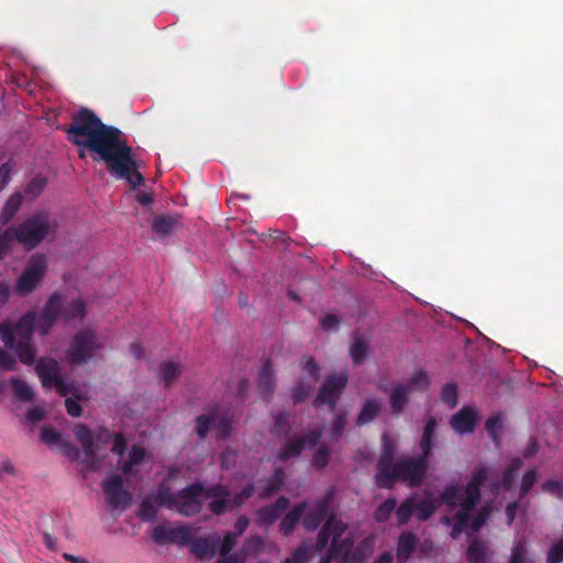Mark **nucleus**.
I'll use <instances>...</instances> for the list:
<instances>
[{
    "instance_id": "nucleus-37",
    "label": "nucleus",
    "mask_w": 563,
    "mask_h": 563,
    "mask_svg": "<svg viewBox=\"0 0 563 563\" xmlns=\"http://www.w3.org/2000/svg\"><path fill=\"white\" fill-rule=\"evenodd\" d=\"M145 457V451L139 446H132L129 452V460L123 463L121 471L124 474H135L137 470L135 466L140 465Z\"/></svg>"
},
{
    "instance_id": "nucleus-48",
    "label": "nucleus",
    "mask_w": 563,
    "mask_h": 563,
    "mask_svg": "<svg viewBox=\"0 0 563 563\" xmlns=\"http://www.w3.org/2000/svg\"><path fill=\"white\" fill-rule=\"evenodd\" d=\"M196 423V432L199 435V438L203 440L210 430V426L213 427L212 412L210 411L209 415H201L197 417Z\"/></svg>"
},
{
    "instance_id": "nucleus-63",
    "label": "nucleus",
    "mask_w": 563,
    "mask_h": 563,
    "mask_svg": "<svg viewBox=\"0 0 563 563\" xmlns=\"http://www.w3.org/2000/svg\"><path fill=\"white\" fill-rule=\"evenodd\" d=\"M310 394V387L300 384L292 390V400L295 404L302 402L307 399Z\"/></svg>"
},
{
    "instance_id": "nucleus-56",
    "label": "nucleus",
    "mask_w": 563,
    "mask_h": 563,
    "mask_svg": "<svg viewBox=\"0 0 563 563\" xmlns=\"http://www.w3.org/2000/svg\"><path fill=\"white\" fill-rule=\"evenodd\" d=\"M53 386L56 388L57 393L60 396H67L68 394H73L74 396L77 395V389L74 387V385L69 382L64 380L62 377L54 382Z\"/></svg>"
},
{
    "instance_id": "nucleus-36",
    "label": "nucleus",
    "mask_w": 563,
    "mask_h": 563,
    "mask_svg": "<svg viewBox=\"0 0 563 563\" xmlns=\"http://www.w3.org/2000/svg\"><path fill=\"white\" fill-rule=\"evenodd\" d=\"M437 420L430 417L423 429L422 438L420 441V451L424 456H429L432 450V441L435 433Z\"/></svg>"
},
{
    "instance_id": "nucleus-17",
    "label": "nucleus",
    "mask_w": 563,
    "mask_h": 563,
    "mask_svg": "<svg viewBox=\"0 0 563 563\" xmlns=\"http://www.w3.org/2000/svg\"><path fill=\"white\" fill-rule=\"evenodd\" d=\"M74 433L82 446L85 454V461L82 462L87 464V470L100 471L101 465L96 461L95 434L84 424L76 426Z\"/></svg>"
},
{
    "instance_id": "nucleus-23",
    "label": "nucleus",
    "mask_w": 563,
    "mask_h": 563,
    "mask_svg": "<svg viewBox=\"0 0 563 563\" xmlns=\"http://www.w3.org/2000/svg\"><path fill=\"white\" fill-rule=\"evenodd\" d=\"M477 413L471 407H463L459 412L452 416L450 424L459 434L472 433L475 428Z\"/></svg>"
},
{
    "instance_id": "nucleus-58",
    "label": "nucleus",
    "mask_w": 563,
    "mask_h": 563,
    "mask_svg": "<svg viewBox=\"0 0 563 563\" xmlns=\"http://www.w3.org/2000/svg\"><path fill=\"white\" fill-rule=\"evenodd\" d=\"M16 361L12 354L8 351L0 350V369L13 371L15 368Z\"/></svg>"
},
{
    "instance_id": "nucleus-60",
    "label": "nucleus",
    "mask_w": 563,
    "mask_h": 563,
    "mask_svg": "<svg viewBox=\"0 0 563 563\" xmlns=\"http://www.w3.org/2000/svg\"><path fill=\"white\" fill-rule=\"evenodd\" d=\"M542 489L555 495L558 498H563V483L556 481H547L542 485Z\"/></svg>"
},
{
    "instance_id": "nucleus-19",
    "label": "nucleus",
    "mask_w": 563,
    "mask_h": 563,
    "mask_svg": "<svg viewBox=\"0 0 563 563\" xmlns=\"http://www.w3.org/2000/svg\"><path fill=\"white\" fill-rule=\"evenodd\" d=\"M322 432V429H318L303 438L289 440L279 451L278 459L287 461L290 457L298 456L306 446H314L319 442Z\"/></svg>"
},
{
    "instance_id": "nucleus-49",
    "label": "nucleus",
    "mask_w": 563,
    "mask_h": 563,
    "mask_svg": "<svg viewBox=\"0 0 563 563\" xmlns=\"http://www.w3.org/2000/svg\"><path fill=\"white\" fill-rule=\"evenodd\" d=\"M284 482V471L282 468H276L273 473L271 483L267 485L265 490L261 493V497H266L273 492L277 490Z\"/></svg>"
},
{
    "instance_id": "nucleus-1",
    "label": "nucleus",
    "mask_w": 563,
    "mask_h": 563,
    "mask_svg": "<svg viewBox=\"0 0 563 563\" xmlns=\"http://www.w3.org/2000/svg\"><path fill=\"white\" fill-rule=\"evenodd\" d=\"M66 133L68 141L78 147L80 158L89 152L93 161L107 164L113 177L126 180L133 188L142 185L144 178L139 169L143 164L135 158L121 130L104 124L95 112L82 108L73 115Z\"/></svg>"
},
{
    "instance_id": "nucleus-64",
    "label": "nucleus",
    "mask_w": 563,
    "mask_h": 563,
    "mask_svg": "<svg viewBox=\"0 0 563 563\" xmlns=\"http://www.w3.org/2000/svg\"><path fill=\"white\" fill-rule=\"evenodd\" d=\"M41 440L47 445H54L59 443L60 435L53 429H44L41 433Z\"/></svg>"
},
{
    "instance_id": "nucleus-39",
    "label": "nucleus",
    "mask_w": 563,
    "mask_h": 563,
    "mask_svg": "<svg viewBox=\"0 0 563 563\" xmlns=\"http://www.w3.org/2000/svg\"><path fill=\"white\" fill-rule=\"evenodd\" d=\"M347 410L342 409L335 412L334 418L330 424V439L332 441H338L341 439L347 421Z\"/></svg>"
},
{
    "instance_id": "nucleus-15",
    "label": "nucleus",
    "mask_w": 563,
    "mask_h": 563,
    "mask_svg": "<svg viewBox=\"0 0 563 563\" xmlns=\"http://www.w3.org/2000/svg\"><path fill=\"white\" fill-rule=\"evenodd\" d=\"M522 466L520 459H514L510 463V465L503 472L501 478L497 479L494 477V470L486 466L489 470V476L485 482L481 485L484 486L487 482L489 483V490L493 495H497L500 492L509 490L512 486L516 477L517 472Z\"/></svg>"
},
{
    "instance_id": "nucleus-45",
    "label": "nucleus",
    "mask_w": 563,
    "mask_h": 563,
    "mask_svg": "<svg viewBox=\"0 0 563 563\" xmlns=\"http://www.w3.org/2000/svg\"><path fill=\"white\" fill-rule=\"evenodd\" d=\"M46 184H47L46 178H44L42 176H35L27 184V186L24 190V194L27 197H30L31 199H34L43 192Z\"/></svg>"
},
{
    "instance_id": "nucleus-28",
    "label": "nucleus",
    "mask_w": 563,
    "mask_h": 563,
    "mask_svg": "<svg viewBox=\"0 0 563 563\" xmlns=\"http://www.w3.org/2000/svg\"><path fill=\"white\" fill-rule=\"evenodd\" d=\"M87 314L86 303L80 299H73L66 306L60 307V317L65 322L81 321Z\"/></svg>"
},
{
    "instance_id": "nucleus-57",
    "label": "nucleus",
    "mask_w": 563,
    "mask_h": 563,
    "mask_svg": "<svg viewBox=\"0 0 563 563\" xmlns=\"http://www.w3.org/2000/svg\"><path fill=\"white\" fill-rule=\"evenodd\" d=\"M264 545V541L261 537L254 536L250 538L243 549L241 550L245 555L251 552H258Z\"/></svg>"
},
{
    "instance_id": "nucleus-14",
    "label": "nucleus",
    "mask_w": 563,
    "mask_h": 563,
    "mask_svg": "<svg viewBox=\"0 0 563 563\" xmlns=\"http://www.w3.org/2000/svg\"><path fill=\"white\" fill-rule=\"evenodd\" d=\"M102 489L108 505L112 509H126L132 503L131 494L123 488V479L119 475H111L102 482Z\"/></svg>"
},
{
    "instance_id": "nucleus-20",
    "label": "nucleus",
    "mask_w": 563,
    "mask_h": 563,
    "mask_svg": "<svg viewBox=\"0 0 563 563\" xmlns=\"http://www.w3.org/2000/svg\"><path fill=\"white\" fill-rule=\"evenodd\" d=\"M220 544V534L213 533L207 537L196 538L190 537V541L186 544L189 545L190 552L199 560L211 559L216 555Z\"/></svg>"
},
{
    "instance_id": "nucleus-7",
    "label": "nucleus",
    "mask_w": 563,
    "mask_h": 563,
    "mask_svg": "<svg viewBox=\"0 0 563 563\" xmlns=\"http://www.w3.org/2000/svg\"><path fill=\"white\" fill-rule=\"evenodd\" d=\"M346 525L341 520H338L334 517L328 518L318 533V538L314 544L316 551L322 552L330 542L329 551L333 556V560L338 561L339 563L346 562L354 544L352 538H342L343 533L346 531Z\"/></svg>"
},
{
    "instance_id": "nucleus-61",
    "label": "nucleus",
    "mask_w": 563,
    "mask_h": 563,
    "mask_svg": "<svg viewBox=\"0 0 563 563\" xmlns=\"http://www.w3.org/2000/svg\"><path fill=\"white\" fill-rule=\"evenodd\" d=\"M76 399L74 398H67L65 400V406L67 409V412L73 417H79L81 415V406L79 404V396L75 395Z\"/></svg>"
},
{
    "instance_id": "nucleus-18",
    "label": "nucleus",
    "mask_w": 563,
    "mask_h": 563,
    "mask_svg": "<svg viewBox=\"0 0 563 563\" xmlns=\"http://www.w3.org/2000/svg\"><path fill=\"white\" fill-rule=\"evenodd\" d=\"M332 496L327 495L322 499L318 500L313 507H311L302 519V525L307 530H316L320 523L327 517H333L331 514Z\"/></svg>"
},
{
    "instance_id": "nucleus-30",
    "label": "nucleus",
    "mask_w": 563,
    "mask_h": 563,
    "mask_svg": "<svg viewBox=\"0 0 563 563\" xmlns=\"http://www.w3.org/2000/svg\"><path fill=\"white\" fill-rule=\"evenodd\" d=\"M417 544V538L412 532H402L397 542L398 563H406L412 554Z\"/></svg>"
},
{
    "instance_id": "nucleus-22",
    "label": "nucleus",
    "mask_w": 563,
    "mask_h": 563,
    "mask_svg": "<svg viewBox=\"0 0 563 563\" xmlns=\"http://www.w3.org/2000/svg\"><path fill=\"white\" fill-rule=\"evenodd\" d=\"M181 228L180 217L176 213L157 216L152 222L153 232L161 239L169 236Z\"/></svg>"
},
{
    "instance_id": "nucleus-3",
    "label": "nucleus",
    "mask_w": 563,
    "mask_h": 563,
    "mask_svg": "<svg viewBox=\"0 0 563 563\" xmlns=\"http://www.w3.org/2000/svg\"><path fill=\"white\" fill-rule=\"evenodd\" d=\"M36 313L24 314L12 328L9 323L0 325V339L9 349H14L19 360L25 365H32L36 351L32 344V334L35 329Z\"/></svg>"
},
{
    "instance_id": "nucleus-35",
    "label": "nucleus",
    "mask_w": 563,
    "mask_h": 563,
    "mask_svg": "<svg viewBox=\"0 0 563 563\" xmlns=\"http://www.w3.org/2000/svg\"><path fill=\"white\" fill-rule=\"evenodd\" d=\"M419 494L416 493L411 497L405 499L398 508H396V516L398 520V525L402 526L406 525L410 518L412 517L413 512L416 511V500L418 499Z\"/></svg>"
},
{
    "instance_id": "nucleus-62",
    "label": "nucleus",
    "mask_w": 563,
    "mask_h": 563,
    "mask_svg": "<svg viewBox=\"0 0 563 563\" xmlns=\"http://www.w3.org/2000/svg\"><path fill=\"white\" fill-rule=\"evenodd\" d=\"M12 175V167L10 163H3L0 166V191L10 183Z\"/></svg>"
},
{
    "instance_id": "nucleus-21",
    "label": "nucleus",
    "mask_w": 563,
    "mask_h": 563,
    "mask_svg": "<svg viewBox=\"0 0 563 563\" xmlns=\"http://www.w3.org/2000/svg\"><path fill=\"white\" fill-rule=\"evenodd\" d=\"M112 443L111 451L117 455H122L125 451V440L122 434L113 433L107 429H99L95 434V449L99 450L100 444ZM96 461L102 466V462L96 452Z\"/></svg>"
},
{
    "instance_id": "nucleus-46",
    "label": "nucleus",
    "mask_w": 563,
    "mask_h": 563,
    "mask_svg": "<svg viewBox=\"0 0 563 563\" xmlns=\"http://www.w3.org/2000/svg\"><path fill=\"white\" fill-rule=\"evenodd\" d=\"M486 430L496 445H499V437L503 430V420L500 416H494L487 419Z\"/></svg>"
},
{
    "instance_id": "nucleus-26",
    "label": "nucleus",
    "mask_w": 563,
    "mask_h": 563,
    "mask_svg": "<svg viewBox=\"0 0 563 563\" xmlns=\"http://www.w3.org/2000/svg\"><path fill=\"white\" fill-rule=\"evenodd\" d=\"M382 452L377 462V473L380 474V477H385L384 472H386L389 466L396 461L395 460V453H396V445L393 443V441L389 439V435L384 432L382 435Z\"/></svg>"
},
{
    "instance_id": "nucleus-50",
    "label": "nucleus",
    "mask_w": 563,
    "mask_h": 563,
    "mask_svg": "<svg viewBox=\"0 0 563 563\" xmlns=\"http://www.w3.org/2000/svg\"><path fill=\"white\" fill-rule=\"evenodd\" d=\"M311 559H312V547L303 544V545L299 547L294 552L291 562L309 563Z\"/></svg>"
},
{
    "instance_id": "nucleus-24",
    "label": "nucleus",
    "mask_w": 563,
    "mask_h": 563,
    "mask_svg": "<svg viewBox=\"0 0 563 563\" xmlns=\"http://www.w3.org/2000/svg\"><path fill=\"white\" fill-rule=\"evenodd\" d=\"M35 371L42 382V385L46 388L53 387V383L60 377V365L54 358H40L35 366Z\"/></svg>"
},
{
    "instance_id": "nucleus-12",
    "label": "nucleus",
    "mask_w": 563,
    "mask_h": 563,
    "mask_svg": "<svg viewBox=\"0 0 563 563\" xmlns=\"http://www.w3.org/2000/svg\"><path fill=\"white\" fill-rule=\"evenodd\" d=\"M47 269V261L44 254H34L32 255L26 266L16 280L15 291L19 295H26L33 291V289L38 285L45 275Z\"/></svg>"
},
{
    "instance_id": "nucleus-40",
    "label": "nucleus",
    "mask_w": 563,
    "mask_h": 563,
    "mask_svg": "<svg viewBox=\"0 0 563 563\" xmlns=\"http://www.w3.org/2000/svg\"><path fill=\"white\" fill-rule=\"evenodd\" d=\"M488 556V550L486 545L478 540L471 542L467 549L468 563H485Z\"/></svg>"
},
{
    "instance_id": "nucleus-16",
    "label": "nucleus",
    "mask_w": 563,
    "mask_h": 563,
    "mask_svg": "<svg viewBox=\"0 0 563 563\" xmlns=\"http://www.w3.org/2000/svg\"><path fill=\"white\" fill-rule=\"evenodd\" d=\"M62 295L54 294L47 300L40 316L36 314L35 328L45 335L51 330L55 321L60 317Z\"/></svg>"
},
{
    "instance_id": "nucleus-9",
    "label": "nucleus",
    "mask_w": 563,
    "mask_h": 563,
    "mask_svg": "<svg viewBox=\"0 0 563 563\" xmlns=\"http://www.w3.org/2000/svg\"><path fill=\"white\" fill-rule=\"evenodd\" d=\"M102 347L103 343L97 333L91 329H85L74 336L67 350V357L74 364H84L95 357Z\"/></svg>"
},
{
    "instance_id": "nucleus-13",
    "label": "nucleus",
    "mask_w": 563,
    "mask_h": 563,
    "mask_svg": "<svg viewBox=\"0 0 563 563\" xmlns=\"http://www.w3.org/2000/svg\"><path fill=\"white\" fill-rule=\"evenodd\" d=\"M346 372H342L327 377L313 400L314 407L329 405L330 410L333 411L335 409L338 399L340 398L343 389L346 386Z\"/></svg>"
},
{
    "instance_id": "nucleus-59",
    "label": "nucleus",
    "mask_w": 563,
    "mask_h": 563,
    "mask_svg": "<svg viewBox=\"0 0 563 563\" xmlns=\"http://www.w3.org/2000/svg\"><path fill=\"white\" fill-rule=\"evenodd\" d=\"M340 319L335 314H327L320 320V327L324 331H335L339 329Z\"/></svg>"
},
{
    "instance_id": "nucleus-31",
    "label": "nucleus",
    "mask_w": 563,
    "mask_h": 563,
    "mask_svg": "<svg viewBox=\"0 0 563 563\" xmlns=\"http://www.w3.org/2000/svg\"><path fill=\"white\" fill-rule=\"evenodd\" d=\"M306 507L307 503L302 501L296 505L289 512L285 515V517L282 519L279 528L284 536H289L294 531L299 519L303 516Z\"/></svg>"
},
{
    "instance_id": "nucleus-5",
    "label": "nucleus",
    "mask_w": 563,
    "mask_h": 563,
    "mask_svg": "<svg viewBox=\"0 0 563 563\" xmlns=\"http://www.w3.org/2000/svg\"><path fill=\"white\" fill-rule=\"evenodd\" d=\"M49 222L45 214L37 213L16 228L8 229L0 238V260H2L9 252L12 241H18L26 249L31 250L37 246L48 234Z\"/></svg>"
},
{
    "instance_id": "nucleus-34",
    "label": "nucleus",
    "mask_w": 563,
    "mask_h": 563,
    "mask_svg": "<svg viewBox=\"0 0 563 563\" xmlns=\"http://www.w3.org/2000/svg\"><path fill=\"white\" fill-rule=\"evenodd\" d=\"M274 371L269 362H266L258 376V385L262 389L263 397L268 400L274 389Z\"/></svg>"
},
{
    "instance_id": "nucleus-29",
    "label": "nucleus",
    "mask_w": 563,
    "mask_h": 563,
    "mask_svg": "<svg viewBox=\"0 0 563 563\" xmlns=\"http://www.w3.org/2000/svg\"><path fill=\"white\" fill-rule=\"evenodd\" d=\"M534 561L527 540L525 538L517 539L511 547L508 563H534Z\"/></svg>"
},
{
    "instance_id": "nucleus-6",
    "label": "nucleus",
    "mask_w": 563,
    "mask_h": 563,
    "mask_svg": "<svg viewBox=\"0 0 563 563\" xmlns=\"http://www.w3.org/2000/svg\"><path fill=\"white\" fill-rule=\"evenodd\" d=\"M205 486L194 483L175 493L168 486L161 485L156 492V501L170 510L185 517L199 514L202 509Z\"/></svg>"
},
{
    "instance_id": "nucleus-11",
    "label": "nucleus",
    "mask_w": 563,
    "mask_h": 563,
    "mask_svg": "<svg viewBox=\"0 0 563 563\" xmlns=\"http://www.w3.org/2000/svg\"><path fill=\"white\" fill-rule=\"evenodd\" d=\"M199 530L200 527L192 525H157L153 529L152 539L158 545L175 543L184 547Z\"/></svg>"
},
{
    "instance_id": "nucleus-32",
    "label": "nucleus",
    "mask_w": 563,
    "mask_h": 563,
    "mask_svg": "<svg viewBox=\"0 0 563 563\" xmlns=\"http://www.w3.org/2000/svg\"><path fill=\"white\" fill-rule=\"evenodd\" d=\"M213 419V428L218 432V437L225 439L232 430V415L229 411L220 412L218 408L211 410Z\"/></svg>"
},
{
    "instance_id": "nucleus-44",
    "label": "nucleus",
    "mask_w": 563,
    "mask_h": 563,
    "mask_svg": "<svg viewBox=\"0 0 563 563\" xmlns=\"http://www.w3.org/2000/svg\"><path fill=\"white\" fill-rule=\"evenodd\" d=\"M396 498H388L382 503L374 512V518L377 522H385L389 519L391 514L396 511Z\"/></svg>"
},
{
    "instance_id": "nucleus-41",
    "label": "nucleus",
    "mask_w": 563,
    "mask_h": 563,
    "mask_svg": "<svg viewBox=\"0 0 563 563\" xmlns=\"http://www.w3.org/2000/svg\"><path fill=\"white\" fill-rule=\"evenodd\" d=\"M181 373L178 363L167 361L159 365V377L166 386L170 385Z\"/></svg>"
},
{
    "instance_id": "nucleus-47",
    "label": "nucleus",
    "mask_w": 563,
    "mask_h": 563,
    "mask_svg": "<svg viewBox=\"0 0 563 563\" xmlns=\"http://www.w3.org/2000/svg\"><path fill=\"white\" fill-rule=\"evenodd\" d=\"M441 399L449 408H454L457 404V386L455 384H446L441 390Z\"/></svg>"
},
{
    "instance_id": "nucleus-55",
    "label": "nucleus",
    "mask_w": 563,
    "mask_h": 563,
    "mask_svg": "<svg viewBox=\"0 0 563 563\" xmlns=\"http://www.w3.org/2000/svg\"><path fill=\"white\" fill-rule=\"evenodd\" d=\"M288 431H289L288 417L285 413H277L274 417L273 432L275 434H283V433H288Z\"/></svg>"
},
{
    "instance_id": "nucleus-10",
    "label": "nucleus",
    "mask_w": 563,
    "mask_h": 563,
    "mask_svg": "<svg viewBox=\"0 0 563 563\" xmlns=\"http://www.w3.org/2000/svg\"><path fill=\"white\" fill-rule=\"evenodd\" d=\"M429 386L427 372L418 371L405 383L395 384L389 390L391 410L396 413L404 411L409 396L416 390L426 389Z\"/></svg>"
},
{
    "instance_id": "nucleus-4",
    "label": "nucleus",
    "mask_w": 563,
    "mask_h": 563,
    "mask_svg": "<svg viewBox=\"0 0 563 563\" xmlns=\"http://www.w3.org/2000/svg\"><path fill=\"white\" fill-rule=\"evenodd\" d=\"M428 457L421 453L418 457L400 456L384 472L375 475V483L380 488H391L397 481L409 487H418L423 482L428 470Z\"/></svg>"
},
{
    "instance_id": "nucleus-25",
    "label": "nucleus",
    "mask_w": 563,
    "mask_h": 563,
    "mask_svg": "<svg viewBox=\"0 0 563 563\" xmlns=\"http://www.w3.org/2000/svg\"><path fill=\"white\" fill-rule=\"evenodd\" d=\"M288 498L282 496L273 505L266 506L257 511V523L264 527L273 525L288 508Z\"/></svg>"
},
{
    "instance_id": "nucleus-42",
    "label": "nucleus",
    "mask_w": 563,
    "mask_h": 563,
    "mask_svg": "<svg viewBox=\"0 0 563 563\" xmlns=\"http://www.w3.org/2000/svg\"><path fill=\"white\" fill-rule=\"evenodd\" d=\"M368 354V343L363 338H356L350 347V355L355 364L363 363Z\"/></svg>"
},
{
    "instance_id": "nucleus-53",
    "label": "nucleus",
    "mask_w": 563,
    "mask_h": 563,
    "mask_svg": "<svg viewBox=\"0 0 563 563\" xmlns=\"http://www.w3.org/2000/svg\"><path fill=\"white\" fill-rule=\"evenodd\" d=\"M563 561V539L552 544L548 552V563H560Z\"/></svg>"
},
{
    "instance_id": "nucleus-38",
    "label": "nucleus",
    "mask_w": 563,
    "mask_h": 563,
    "mask_svg": "<svg viewBox=\"0 0 563 563\" xmlns=\"http://www.w3.org/2000/svg\"><path fill=\"white\" fill-rule=\"evenodd\" d=\"M157 507L162 506L156 501V494L146 497L140 505L139 518L143 521L154 520L157 514Z\"/></svg>"
},
{
    "instance_id": "nucleus-33",
    "label": "nucleus",
    "mask_w": 563,
    "mask_h": 563,
    "mask_svg": "<svg viewBox=\"0 0 563 563\" xmlns=\"http://www.w3.org/2000/svg\"><path fill=\"white\" fill-rule=\"evenodd\" d=\"M382 404L376 398L365 400L356 419V426H363L371 422L378 415Z\"/></svg>"
},
{
    "instance_id": "nucleus-54",
    "label": "nucleus",
    "mask_w": 563,
    "mask_h": 563,
    "mask_svg": "<svg viewBox=\"0 0 563 563\" xmlns=\"http://www.w3.org/2000/svg\"><path fill=\"white\" fill-rule=\"evenodd\" d=\"M330 450L321 445L312 456V464L317 467H324L329 462Z\"/></svg>"
},
{
    "instance_id": "nucleus-52",
    "label": "nucleus",
    "mask_w": 563,
    "mask_h": 563,
    "mask_svg": "<svg viewBox=\"0 0 563 563\" xmlns=\"http://www.w3.org/2000/svg\"><path fill=\"white\" fill-rule=\"evenodd\" d=\"M537 479V472L536 470H529L525 473L521 479L520 484V496L523 497L527 495L530 489L533 487Z\"/></svg>"
},
{
    "instance_id": "nucleus-8",
    "label": "nucleus",
    "mask_w": 563,
    "mask_h": 563,
    "mask_svg": "<svg viewBox=\"0 0 563 563\" xmlns=\"http://www.w3.org/2000/svg\"><path fill=\"white\" fill-rule=\"evenodd\" d=\"M254 493V485L249 484L241 492L231 495V492L221 484L205 487L203 498L209 499L208 508L214 515H222L242 505Z\"/></svg>"
},
{
    "instance_id": "nucleus-51",
    "label": "nucleus",
    "mask_w": 563,
    "mask_h": 563,
    "mask_svg": "<svg viewBox=\"0 0 563 563\" xmlns=\"http://www.w3.org/2000/svg\"><path fill=\"white\" fill-rule=\"evenodd\" d=\"M236 544V536L233 532H227L223 539H220V544L218 547L219 552L222 556L230 554L233 547Z\"/></svg>"
},
{
    "instance_id": "nucleus-2",
    "label": "nucleus",
    "mask_w": 563,
    "mask_h": 563,
    "mask_svg": "<svg viewBox=\"0 0 563 563\" xmlns=\"http://www.w3.org/2000/svg\"><path fill=\"white\" fill-rule=\"evenodd\" d=\"M489 473L486 465L481 464L474 468L466 486L450 482L438 497L429 489L418 493L419 497L415 505L418 520L427 521L443 504L453 514L452 517L441 518L442 523L452 526V538H457L467 528L474 532L479 531L490 516L489 506H483L476 510L481 501V485L488 478Z\"/></svg>"
},
{
    "instance_id": "nucleus-27",
    "label": "nucleus",
    "mask_w": 563,
    "mask_h": 563,
    "mask_svg": "<svg viewBox=\"0 0 563 563\" xmlns=\"http://www.w3.org/2000/svg\"><path fill=\"white\" fill-rule=\"evenodd\" d=\"M22 205V194L21 192H14L12 194L8 200L4 202V206L0 213V238L2 236L3 232L2 228L7 225L15 216V213L19 211L20 207Z\"/></svg>"
},
{
    "instance_id": "nucleus-43",
    "label": "nucleus",
    "mask_w": 563,
    "mask_h": 563,
    "mask_svg": "<svg viewBox=\"0 0 563 563\" xmlns=\"http://www.w3.org/2000/svg\"><path fill=\"white\" fill-rule=\"evenodd\" d=\"M12 389L15 397L22 401H31L34 397L33 388L24 380L13 378L11 380Z\"/></svg>"
}]
</instances>
